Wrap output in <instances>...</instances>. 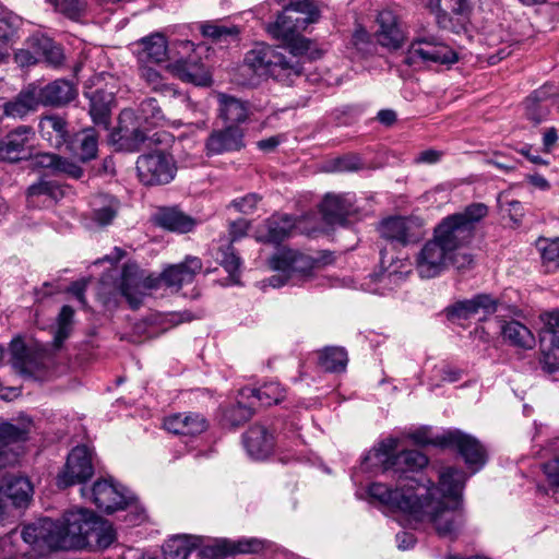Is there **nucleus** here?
<instances>
[{"label": "nucleus", "instance_id": "obj_16", "mask_svg": "<svg viewBox=\"0 0 559 559\" xmlns=\"http://www.w3.org/2000/svg\"><path fill=\"white\" fill-rule=\"evenodd\" d=\"M487 215L488 206L477 202L467 205L462 212L444 217L441 223L467 245L474 236L476 224Z\"/></svg>", "mask_w": 559, "mask_h": 559}, {"label": "nucleus", "instance_id": "obj_38", "mask_svg": "<svg viewBox=\"0 0 559 559\" xmlns=\"http://www.w3.org/2000/svg\"><path fill=\"white\" fill-rule=\"evenodd\" d=\"M93 219L102 226L108 225L116 217L119 210V201L108 194H97L92 201Z\"/></svg>", "mask_w": 559, "mask_h": 559}, {"label": "nucleus", "instance_id": "obj_52", "mask_svg": "<svg viewBox=\"0 0 559 559\" xmlns=\"http://www.w3.org/2000/svg\"><path fill=\"white\" fill-rule=\"evenodd\" d=\"M55 10L71 20L79 19L86 9V0H46Z\"/></svg>", "mask_w": 559, "mask_h": 559}, {"label": "nucleus", "instance_id": "obj_63", "mask_svg": "<svg viewBox=\"0 0 559 559\" xmlns=\"http://www.w3.org/2000/svg\"><path fill=\"white\" fill-rule=\"evenodd\" d=\"M259 197L254 193L247 194L242 198L236 199L231 202V205L241 213H251L259 202Z\"/></svg>", "mask_w": 559, "mask_h": 559}, {"label": "nucleus", "instance_id": "obj_17", "mask_svg": "<svg viewBox=\"0 0 559 559\" xmlns=\"http://www.w3.org/2000/svg\"><path fill=\"white\" fill-rule=\"evenodd\" d=\"M33 486L22 476L4 475L0 478V514L10 507H25L32 497Z\"/></svg>", "mask_w": 559, "mask_h": 559}, {"label": "nucleus", "instance_id": "obj_24", "mask_svg": "<svg viewBox=\"0 0 559 559\" xmlns=\"http://www.w3.org/2000/svg\"><path fill=\"white\" fill-rule=\"evenodd\" d=\"M242 442L248 455L254 460L266 459L275 445L273 433L262 425L251 426L243 435Z\"/></svg>", "mask_w": 559, "mask_h": 559}, {"label": "nucleus", "instance_id": "obj_61", "mask_svg": "<svg viewBox=\"0 0 559 559\" xmlns=\"http://www.w3.org/2000/svg\"><path fill=\"white\" fill-rule=\"evenodd\" d=\"M141 78L150 85L154 91L168 90L169 87L163 82V78L155 69L144 66L141 68Z\"/></svg>", "mask_w": 559, "mask_h": 559}, {"label": "nucleus", "instance_id": "obj_10", "mask_svg": "<svg viewBox=\"0 0 559 559\" xmlns=\"http://www.w3.org/2000/svg\"><path fill=\"white\" fill-rule=\"evenodd\" d=\"M136 171L140 181L145 186L166 185L174 179L176 166L171 156L156 152L140 156Z\"/></svg>", "mask_w": 559, "mask_h": 559}, {"label": "nucleus", "instance_id": "obj_30", "mask_svg": "<svg viewBox=\"0 0 559 559\" xmlns=\"http://www.w3.org/2000/svg\"><path fill=\"white\" fill-rule=\"evenodd\" d=\"M67 120L58 115H47L39 120L40 136L52 147L59 148L68 145L71 134Z\"/></svg>", "mask_w": 559, "mask_h": 559}, {"label": "nucleus", "instance_id": "obj_25", "mask_svg": "<svg viewBox=\"0 0 559 559\" xmlns=\"http://www.w3.org/2000/svg\"><path fill=\"white\" fill-rule=\"evenodd\" d=\"M164 428L174 435L197 436L207 429V420L199 413H178L164 419Z\"/></svg>", "mask_w": 559, "mask_h": 559}, {"label": "nucleus", "instance_id": "obj_22", "mask_svg": "<svg viewBox=\"0 0 559 559\" xmlns=\"http://www.w3.org/2000/svg\"><path fill=\"white\" fill-rule=\"evenodd\" d=\"M243 146V132L236 126H228L221 130H214L205 142L207 155L239 151Z\"/></svg>", "mask_w": 559, "mask_h": 559}, {"label": "nucleus", "instance_id": "obj_33", "mask_svg": "<svg viewBox=\"0 0 559 559\" xmlns=\"http://www.w3.org/2000/svg\"><path fill=\"white\" fill-rule=\"evenodd\" d=\"M81 162L94 159L98 151V136L93 128L82 130L70 138L67 145Z\"/></svg>", "mask_w": 559, "mask_h": 559}, {"label": "nucleus", "instance_id": "obj_62", "mask_svg": "<svg viewBox=\"0 0 559 559\" xmlns=\"http://www.w3.org/2000/svg\"><path fill=\"white\" fill-rule=\"evenodd\" d=\"M352 43L356 49L362 53H368L371 51L372 44L370 40V35L364 28H357L353 34Z\"/></svg>", "mask_w": 559, "mask_h": 559}, {"label": "nucleus", "instance_id": "obj_45", "mask_svg": "<svg viewBox=\"0 0 559 559\" xmlns=\"http://www.w3.org/2000/svg\"><path fill=\"white\" fill-rule=\"evenodd\" d=\"M116 540V532L111 524L102 521L96 516L95 525L91 532V545L87 547H96L99 549L108 548Z\"/></svg>", "mask_w": 559, "mask_h": 559}, {"label": "nucleus", "instance_id": "obj_41", "mask_svg": "<svg viewBox=\"0 0 559 559\" xmlns=\"http://www.w3.org/2000/svg\"><path fill=\"white\" fill-rule=\"evenodd\" d=\"M254 409V402L240 400L236 404L226 407L223 412L222 423L224 426L236 428L248 421Z\"/></svg>", "mask_w": 559, "mask_h": 559}, {"label": "nucleus", "instance_id": "obj_40", "mask_svg": "<svg viewBox=\"0 0 559 559\" xmlns=\"http://www.w3.org/2000/svg\"><path fill=\"white\" fill-rule=\"evenodd\" d=\"M214 259L217 263H219L225 269V271L228 273L231 282L234 284H238L241 260L236 254L233 243L227 242V243L221 245L214 253Z\"/></svg>", "mask_w": 559, "mask_h": 559}, {"label": "nucleus", "instance_id": "obj_49", "mask_svg": "<svg viewBox=\"0 0 559 559\" xmlns=\"http://www.w3.org/2000/svg\"><path fill=\"white\" fill-rule=\"evenodd\" d=\"M136 121L144 122L148 127L158 126L164 121L163 111L155 98H147L141 103Z\"/></svg>", "mask_w": 559, "mask_h": 559}, {"label": "nucleus", "instance_id": "obj_32", "mask_svg": "<svg viewBox=\"0 0 559 559\" xmlns=\"http://www.w3.org/2000/svg\"><path fill=\"white\" fill-rule=\"evenodd\" d=\"M239 395L242 400L254 402V407L258 404L261 406L277 404L286 396L285 390L277 382H267L257 389L243 388Z\"/></svg>", "mask_w": 559, "mask_h": 559}, {"label": "nucleus", "instance_id": "obj_55", "mask_svg": "<svg viewBox=\"0 0 559 559\" xmlns=\"http://www.w3.org/2000/svg\"><path fill=\"white\" fill-rule=\"evenodd\" d=\"M364 163L359 155L357 154H346L340 157L334 158L331 162L330 170L331 171H357L364 168Z\"/></svg>", "mask_w": 559, "mask_h": 559}, {"label": "nucleus", "instance_id": "obj_59", "mask_svg": "<svg viewBox=\"0 0 559 559\" xmlns=\"http://www.w3.org/2000/svg\"><path fill=\"white\" fill-rule=\"evenodd\" d=\"M397 447H399L397 438H393V437L386 438V439L382 440L378 444V447H376L372 450V452H370V454L366 457V460H369L372 455L376 460H378L379 462H381L383 464L384 460L395 455L394 451L397 449Z\"/></svg>", "mask_w": 559, "mask_h": 559}, {"label": "nucleus", "instance_id": "obj_29", "mask_svg": "<svg viewBox=\"0 0 559 559\" xmlns=\"http://www.w3.org/2000/svg\"><path fill=\"white\" fill-rule=\"evenodd\" d=\"M498 300L491 295L479 294L471 299L462 300L452 306L450 313L457 318L468 319L475 314L489 316L496 312Z\"/></svg>", "mask_w": 559, "mask_h": 559}, {"label": "nucleus", "instance_id": "obj_43", "mask_svg": "<svg viewBox=\"0 0 559 559\" xmlns=\"http://www.w3.org/2000/svg\"><path fill=\"white\" fill-rule=\"evenodd\" d=\"M32 47L36 52L43 56L44 60L53 68H59L64 60L62 48L55 44L50 38H33Z\"/></svg>", "mask_w": 559, "mask_h": 559}, {"label": "nucleus", "instance_id": "obj_23", "mask_svg": "<svg viewBox=\"0 0 559 559\" xmlns=\"http://www.w3.org/2000/svg\"><path fill=\"white\" fill-rule=\"evenodd\" d=\"M142 282L143 270L134 262L126 263L121 272L119 290L132 309H138L142 305Z\"/></svg>", "mask_w": 559, "mask_h": 559}, {"label": "nucleus", "instance_id": "obj_64", "mask_svg": "<svg viewBox=\"0 0 559 559\" xmlns=\"http://www.w3.org/2000/svg\"><path fill=\"white\" fill-rule=\"evenodd\" d=\"M544 473L552 486L559 487V454L544 464Z\"/></svg>", "mask_w": 559, "mask_h": 559}, {"label": "nucleus", "instance_id": "obj_15", "mask_svg": "<svg viewBox=\"0 0 559 559\" xmlns=\"http://www.w3.org/2000/svg\"><path fill=\"white\" fill-rule=\"evenodd\" d=\"M91 497L95 506L106 513L126 509L133 500L127 490L111 479H100L94 483Z\"/></svg>", "mask_w": 559, "mask_h": 559}, {"label": "nucleus", "instance_id": "obj_19", "mask_svg": "<svg viewBox=\"0 0 559 559\" xmlns=\"http://www.w3.org/2000/svg\"><path fill=\"white\" fill-rule=\"evenodd\" d=\"M356 198L352 192L326 193L323 198L320 212L328 224L342 225L346 217L357 213Z\"/></svg>", "mask_w": 559, "mask_h": 559}, {"label": "nucleus", "instance_id": "obj_14", "mask_svg": "<svg viewBox=\"0 0 559 559\" xmlns=\"http://www.w3.org/2000/svg\"><path fill=\"white\" fill-rule=\"evenodd\" d=\"M35 130L31 126L21 124L0 140V160L17 163L32 156Z\"/></svg>", "mask_w": 559, "mask_h": 559}, {"label": "nucleus", "instance_id": "obj_8", "mask_svg": "<svg viewBox=\"0 0 559 559\" xmlns=\"http://www.w3.org/2000/svg\"><path fill=\"white\" fill-rule=\"evenodd\" d=\"M93 475V452L86 445H78L68 454L67 462L57 476V486L66 489L87 481Z\"/></svg>", "mask_w": 559, "mask_h": 559}, {"label": "nucleus", "instance_id": "obj_1", "mask_svg": "<svg viewBox=\"0 0 559 559\" xmlns=\"http://www.w3.org/2000/svg\"><path fill=\"white\" fill-rule=\"evenodd\" d=\"M428 457L416 450H405L383 461V472L396 479L393 489L385 484L373 483L369 496L392 510H397L420 523H430L441 537H454L464 519L460 497L466 474L454 467H445L438 474V485L421 473Z\"/></svg>", "mask_w": 559, "mask_h": 559}, {"label": "nucleus", "instance_id": "obj_21", "mask_svg": "<svg viewBox=\"0 0 559 559\" xmlns=\"http://www.w3.org/2000/svg\"><path fill=\"white\" fill-rule=\"evenodd\" d=\"M39 105L60 107L69 104L76 96V88L67 80H55L46 85L32 84Z\"/></svg>", "mask_w": 559, "mask_h": 559}, {"label": "nucleus", "instance_id": "obj_35", "mask_svg": "<svg viewBox=\"0 0 559 559\" xmlns=\"http://www.w3.org/2000/svg\"><path fill=\"white\" fill-rule=\"evenodd\" d=\"M219 117L230 126L245 122L249 116L248 103L226 94L218 95Z\"/></svg>", "mask_w": 559, "mask_h": 559}, {"label": "nucleus", "instance_id": "obj_6", "mask_svg": "<svg viewBox=\"0 0 559 559\" xmlns=\"http://www.w3.org/2000/svg\"><path fill=\"white\" fill-rule=\"evenodd\" d=\"M319 261L301 252L284 249L270 259L272 270L278 272L269 278V284L281 287L287 283L297 285L312 277V272Z\"/></svg>", "mask_w": 559, "mask_h": 559}, {"label": "nucleus", "instance_id": "obj_18", "mask_svg": "<svg viewBox=\"0 0 559 559\" xmlns=\"http://www.w3.org/2000/svg\"><path fill=\"white\" fill-rule=\"evenodd\" d=\"M379 231L384 239L400 246L416 242L421 237L420 224L411 217L394 216L383 219Z\"/></svg>", "mask_w": 559, "mask_h": 559}, {"label": "nucleus", "instance_id": "obj_26", "mask_svg": "<svg viewBox=\"0 0 559 559\" xmlns=\"http://www.w3.org/2000/svg\"><path fill=\"white\" fill-rule=\"evenodd\" d=\"M377 22L379 25L376 33L378 43L390 49L400 48L405 36L396 15L390 10H383L378 14Z\"/></svg>", "mask_w": 559, "mask_h": 559}, {"label": "nucleus", "instance_id": "obj_31", "mask_svg": "<svg viewBox=\"0 0 559 559\" xmlns=\"http://www.w3.org/2000/svg\"><path fill=\"white\" fill-rule=\"evenodd\" d=\"M156 225L169 231L187 234L194 229L197 221L177 207H162L154 216Z\"/></svg>", "mask_w": 559, "mask_h": 559}, {"label": "nucleus", "instance_id": "obj_54", "mask_svg": "<svg viewBox=\"0 0 559 559\" xmlns=\"http://www.w3.org/2000/svg\"><path fill=\"white\" fill-rule=\"evenodd\" d=\"M180 76L183 81L199 86H207L212 83L210 73L197 66L185 64L181 69Z\"/></svg>", "mask_w": 559, "mask_h": 559}, {"label": "nucleus", "instance_id": "obj_58", "mask_svg": "<svg viewBox=\"0 0 559 559\" xmlns=\"http://www.w3.org/2000/svg\"><path fill=\"white\" fill-rule=\"evenodd\" d=\"M499 209L501 212L507 213L510 217V219L515 224L519 225L522 222V218L524 217V207L522 203L518 200H508L503 197H500L498 199Z\"/></svg>", "mask_w": 559, "mask_h": 559}, {"label": "nucleus", "instance_id": "obj_2", "mask_svg": "<svg viewBox=\"0 0 559 559\" xmlns=\"http://www.w3.org/2000/svg\"><path fill=\"white\" fill-rule=\"evenodd\" d=\"M96 514L87 509H72L62 522L40 519L23 527L21 537L32 547L34 556H45L52 550L81 549L91 545V532Z\"/></svg>", "mask_w": 559, "mask_h": 559}, {"label": "nucleus", "instance_id": "obj_53", "mask_svg": "<svg viewBox=\"0 0 559 559\" xmlns=\"http://www.w3.org/2000/svg\"><path fill=\"white\" fill-rule=\"evenodd\" d=\"M27 195L29 198L47 195L53 200L59 199L63 195L62 189L59 185L50 180H39L38 182L32 185L27 189Z\"/></svg>", "mask_w": 559, "mask_h": 559}, {"label": "nucleus", "instance_id": "obj_5", "mask_svg": "<svg viewBox=\"0 0 559 559\" xmlns=\"http://www.w3.org/2000/svg\"><path fill=\"white\" fill-rule=\"evenodd\" d=\"M319 13L309 1H298L289 4L277 16L276 21L266 27L267 33L281 40L289 50V56L298 58L308 52L311 41L300 35V32L318 20Z\"/></svg>", "mask_w": 559, "mask_h": 559}, {"label": "nucleus", "instance_id": "obj_37", "mask_svg": "<svg viewBox=\"0 0 559 559\" xmlns=\"http://www.w3.org/2000/svg\"><path fill=\"white\" fill-rule=\"evenodd\" d=\"M201 544V537L193 535H176L169 538L164 547L165 559H187L192 550Z\"/></svg>", "mask_w": 559, "mask_h": 559}, {"label": "nucleus", "instance_id": "obj_44", "mask_svg": "<svg viewBox=\"0 0 559 559\" xmlns=\"http://www.w3.org/2000/svg\"><path fill=\"white\" fill-rule=\"evenodd\" d=\"M347 364V353L341 347H326L319 355V365L324 371H343Z\"/></svg>", "mask_w": 559, "mask_h": 559}, {"label": "nucleus", "instance_id": "obj_42", "mask_svg": "<svg viewBox=\"0 0 559 559\" xmlns=\"http://www.w3.org/2000/svg\"><path fill=\"white\" fill-rule=\"evenodd\" d=\"M537 249L540 253L542 265L547 273L559 270V237L540 238L537 240Z\"/></svg>", "mask_w": 559, "mask_h": 559}, {"label": "nucleus", "instance_id": "obj_11", "mask_svg": "<svg viewBox=\"0 0 559 559\" xmlns=\"http://www.w3.org/2000/svg\"><path fill=\"white\" fill-rule=\"evenodd\" d=\"M150 138L140 128L132 109H123L119 115L118 127L110 134V141L117 150L123 152L140 151Z\"/></svg>", "mask_w": 559, "mask_h": 559}, {"label": "nucleus", "instance_id": "obj_39", "mask_svg": "<svg viewBox=\"0 0 559 559\" xmlns=\"http://www.w3.org/2000/svg\"><path fill=\"white\" fill-rule=\"evenodd\" d=\"M501 333L503 338L512 346L531 349L536 344L535 336L530 329L515 320L504 323Z\"/></svg>", "mask_w": 559, "mask_h": 559}, {"label": "nucleus", "instance_id": "obj_46", "mask_svg": "<svg viewBox=\"0 0 559 559\" xmlns=\"http://www.w3.org/2000/svg\"><path fill=\"white\" fill-rule=\"evenodd\" d=\"M21 19L11 11H0V44L8 46L17 37Z\"/></svg>", "mask_w": 559, "mask_h": 559}, {"label": "nucleus", "instance_id": "obj_47", "mask_svg": "<svg viewBox=\"0 0 559 559\" xmlns=\"http://www.w3.org/2000/svg\"><path fill=\"white\" fill-rule=\"evenodd\" d=\"M74 310L72 307L64 305L57 318V329L53 335V346L60 348L63 342L72 332Z\"/></svg>", "mask_w": 559, "mask_h": 559}, {"label": "nucleus", "instance_id": "obj_20", "mask_svg": "<svg viewBox=\"0 0 559 559\" xmlns=\"http://www.w3.org/2000/svg\"><path fill=\"white\" fill-rule=\"evenodd\" d=\"M202 267L203 263L200 258L188 255L182 262L170 264L164 269L162 272L163 284L178 292L183 285L191 284Z\"/></svg>", "mask_w": 559, "mask_h": 559}, {"label": "nucleus", "instance_id": "obj_28", "mask_svg": "<svg viewBox=\"0 0 559 559\" xmlns=\"http://www.w3.org/2000/svg\"><path fill=\"white\" fill-rule=\"evenodd\" d=\"M133 46L140 62L160 63L167 59V40L160 33L143 37L134 43Z\"/></svg>", "mask_w": 559, "mask_h": 559}, {"label": "nucleus", "instance_id": "obj_27", "mask_svg": "<svg viewBox=\"0 0 559 559\" xmlns=\"http://www.w3.org/2000/svg\"><path fill=\"white\" fill-rule=\"evenodd\" d=\"M90 100V116L96 126L108 129L110 126L111 108L115 103V94L105 90L85 92Z\"/></svg>", "mask_w": 559, "mask_h": 559}, {"label": "nucleus", "instance_id": "obj_36", "mask_svg": "<svg viewBox=\"0 0 559 559\" xmlns=\"http://www.w3.org/2000/svg\"><path fill=\"white\" fill-rule=\"evenodd\" d=\"M39 106L34 87L29 84L11 102L3 106V114L7 117L24 118Z\"/></svg>", "mask_w": 559, "mask_h": 559}, {"label": "nucleus", "instance_id": "obj_9", "mask_svg": "<svg viewBox=\"0 0 559 559\" xmlns=\"http://www.w3.org/2000/svg\"><path fill=\"white\" fill-rule=\"evenodd\" d=\"M10 352L11 364L16 372L35 380H43L46 377L50 362L48 355L28 348L21 338L11 342Z\"/></svg>", "mask_w": 559, "mask_h": 559}, {"label": "nucleus", "instance_id": "obj_7", "mask_svg": "<svg viewBox=\"0 0 559 559\" xmlns=\"http://www.w3.org/2000/svg\"><path fill=\"white\" fill-rule=\"evenodd\" d=\"M457 61V53L433 35L415 38L405 57V63L416 66L423 63L451 64Z\"/></svg>", "mask_w": 559, "mask_h": 559}, {"label": "nucleus", "instance_id": "obj_50", "mask_svg": "<svg viewBox=\"0 0 559 559\" xmlns=\"http://www.w3.org/2000/svg\"><path fill=\"white\" fill-rule=\"evenodd\" d=\"M265 547V542L258 538H241L224 545V555L258 554Z\"/></svg>", "mask_w": 559, "mask_h": 559}, {"label": "nucleus", "instance_id": "obj_60", "mask_svg": "<svg viewBox=\"0 0 559 559\" xmlns=\"http://www.w3.org/2000/svg\"><path fill=\"white\" fill-rule=\"evenodd\" d=\"M238 33L239 32L236 27L229 28L223 25L212 23H207L202 26V34L213 39H221L227 36H236L238 35Z\"/></svg>", "mask_w": 559, "mask_h": 559}, {"label": "nucleus", "instance_id": "obj_48", "mask_svg": "<svg viewBox=\"0 0 559 559\" xmlns=\"http://www.w3.org/2000/svg\"><path fill=\"white\" fill-rule=\"evenodd\" d=\"M544 328L540 331V345L559 344V311H552L542 317Z\"/></svg>", "mask_w": 559, "mask_h": 559}, {"label": "nucleus", "instance_id": "obj_13", "mask_svg": "<svg viewBox=\"0 0 559 559\" xmlns=\"http://www.w3.org/2000/svg\"><path fill=\"white\" fill-rule=\"evenodd\" d=\"M33 421L22 419L12 424L0 418V468L11 466L17 462L20 452L16 443L28 438Z\"/></svg>", "mask_w": 559, "mask_h": 559}, {"label": "nucleus", "instance_id": "obj_57", "mask_svg": "<svg viewBox=\"0 0 559 559\" xmlns=\"http://www.w3.org/2000/svg\"><path fill=\"white\" fill-rule=\"evenodd\" d=\"M540 365L545 372L555 373L559 371V344H547L542 346Z\"/></svg>", "mask_w": 559, "mask_h": 559}, {"label": "nucleus", "instance_id": "obj_4", "mask_svg": "<svg viewBox=\"0 0 559 559\" xmlns=\"http://www.w3.org/2000/svg\"><path fill=\"white\" fill-rule=\"evenodd\" d=\"M240 71L249 76L247 83L250 85H255L266 78L293 85L304 75V67L298 58L285 55L264 43L255 44L247 51Z\"/></svg>", "mask_w": 559, "mask_h": 559}, {"label": "nucleus", "instance_id": "obj_3", "mask_svg": "<svg viewBox=\"0 0 559 559\" xmlns=\"http://www.w3.org/2000/svg\"><path fill=\"white\" fill-rule=\"evenodd\" d=\"M441 222L436 226L433 236L426 241L416 255V271L421 278H433L450 266L464 271L472 266L473 255Z\"/></svg>", "mask_w": 559, "mask_h": 559}, {"label": "nucleus", "instance_id": "obj_51", "mask_svg": "<svg viewBox=\"0 0 559 559\" xmlns=\"http://www.w3.org/2000/svg\"><path fill=\"white\" fill-rule=\"evenodd\" d=\"M546 88H548V86L545 85L542 90L535 91L534 94L532 95V98L528 99L526 105V117L535 124H538L542 121H544L548 115V109L545 106H543L539 102H535V99L542 100L543 98L546 97Z\"/></svg>", "mask_w": 559, "mask_h": 559}, {"label": "nucleus", "instance_id": "obj_56", "mask_svg": "<svg viewBox=\"0 0 559 559\" xmlns=\"http://www.w3.org/2000/svg\"><path fill=\"white\" fill-rule=\"evenodd\" d=\"M52 175L80 179L83 176V169L80 165L70 160L69 158L58 155Z\"/></svg>", "mask_w": 559, "mask_h": 559}, {"label": "nucleus", "instance_id": "obj_34", "mask_svg": "<svg viewBox=\"0 0 559 559\" xmlns=\"http://www.w3.org/2000/svg\"><path fill=\"white\" fill-rule=\"evenodd\" d=\"M295 218L288 214H276L265 222L266 234L260 239L266 243L278 245L289 237L295 228Z\"/></svg>", "mask_w": 559, "mask_h": 559}, {"label": "nucleus", "instance_id": "obj_12", "mask_svg": "<svg viewBox=\"0 0 559 559\" xmlns=\"http://www.w3.org/2000/svg\"><path fill=\"white\" fill-rule=\"evenodd\" d=\"M439 445L455 449L473 473L479 471L486 463V450L483 444L473 436L460 430L442 435Z\"/></svg>", "mask_w": 559, "mask_h": 559}]
</instances>
